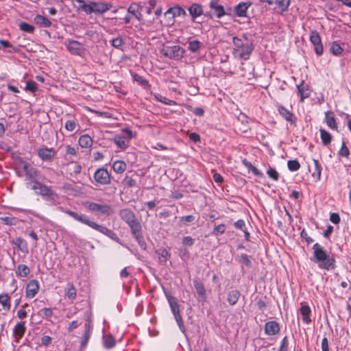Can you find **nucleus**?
<instances>
[{
	"label": "nucleus",
	"mask_w": 351,
	"mask_h": 351,
	"mask_svg": "<svg viewBox=\"0 0 351 351\" xmlns=\"http://www.w3.org/2000/svg\"><path fill=\"white\" fill-rule=\"evenodd\" d=\"M32 189L34 190L36 194L44 197H47L49 199H54L56 196V193L51 186L45 185L39 181L34 182V184L32 186Z\"/></svg>",
	"instance_id": "0eeeda50"
},
{
	"label": "nucleus",
	"mask_w": 351,
	"mask_h": 351,
	"mask_svg": "<svg viewBox=\"0 0 351 351\" xmlns=\"http://www.w3.org/2000/svg\"><path fill=\"white\" fill-rule=\"evenodd\" d=\"M267 174L271 179L275 181H277L279 179V173L274 168L269 167L267 171Z\"/></svg>",
	"instance_id": "0e129e2a"
},
{
	"label": "nucleus",
	"mask_w": 351,
	"mask_h": 351,
	"mask_svg": "<svg viewBox=\"0 0 351 351\" xmlns=\"http://www.w3.org/2000/svg\"><path fill=\"white\" fill-rule=\"evenodd\" d=\"M30 273L28 266L23 264L18 265L16 270V274L19 278H27Z\"/></svg>",
	"instance_id": "72a5a7b5"
},
{
	"label": "nucleus",
	"mask_w": 351,
	"mask_h": 351,
	"mask_svg": "<svg viewBox=\"0 0 351 351\" xmlns=\"http://www.w3.org/2000/svg\"><path fill=\"white\" fill-rule=\"evenodd\" d=\"M119 216L130 228L132 236L137 241L140 242L143 239L141 224L137 219L134 212L129 208H124L120 210Z\"/></svg>",
	"instance_id": "7ed1b4c3"
},
{
	"label": "nucleus",
	"mask_w": 351,
	"mask_h": 351,
	"mask_svg": "<svg viewBox=\"0 0 351 351\" xmlns=\"http://www.w3.org/2000/svg\"><path fill=\"white\" fill-rule=\"evenodd\" d=\"M167 300L173 316L180 315V305L176 299L173 297L169 296Z\"/></svg>",
	"instance_id": "473e14b6"
},
{
	"label": "nucleus",
	"mask_w": 351,
	"mask_h": 351,
	"mask_svg": "<svg viewBox=\"0 0 351 351\" xmlns=\"http://www.w3.org/2000/svg\"><path fill=\"white\" fill-rule=\"evenodd\" d=\"M94 13L102 14L112 8V3L104 1H94Z\"/></svg>",
	"instance_id": "aec40b11"
},
{
	"label": "nucleus",
	"mask_w": 351,
	"mask_h": 351,
	"mask_svg": "<svg viewBox=\"0 0 351 351\" xmlns=\"http://www.w3.org/2000/svg\"><path fill=\"white\" fill-rule=\"evenodd\" d=\"M67 171L71 176H75L80 173L82 166L77 162H71L68 164Z\"/></svg>",
	"instance_id": "c756f323"
},
{
	"label": "nucleus",
	"mask_w": 351,
	"mask_h": 351,
	"mask_svg": "<svg viewBox=\"0 0 351 351\" xmlns=\"http://www.w3.org/2000/svg\"><path fill=\"white\" fill-rule=\"evenodd\" d=\"M93 178L97 186H106L111 183V175L104 167L97 169L93 175Z\"/></svg>",
	"instance_id": "6e6552de"
},
{
	"label": "nucleus",
	"mask_w": 351,
	"mask_h": 351,
	"mask_svg": "<svg viewBox=\"0 0 351 351\" xmlns=\"http://www.w3.org/2000/svg\"><path fill=\"white\" fill-rule=\"evenodd\" d=\"M64 45L67 50L73 55L79 56L83 51L82 45L77 40L67 39L64 41Z\"/></svg>",
	"instance_id": "f8f14e48"
},
{
	"label": "nucleus",
	"mask_w": 351,
	"mask_h": 351,
	"mask_svg": "<svg viewBox=\"0 0 351 351\" xmlns=\"http://www.w3.org/2000/svg\"><path fill=\"white\" fill-rule=\"evenodd\" d=\"M19 27L21 31L29 34L34 33L35 30V27L33 25L26 22H21Z\"/></svg>",
	"instance_id": "3c124183"
},
{
	"label": "nucleus",
	"mask_w": 351,
	"mask_h": 351,
	"mask_svg": "<svg viewBox=\"0 0 351 351\" xmlns=\"http://www.w3.org/2000/svg\"><path fill=\"white\" fill-rule=\"evenodd\" d=\"M110 43L112 45V46L114 47V48L118 49H121V47L124 45V40L121 36H119L115 38H113L110 40Z\"/></svg>",
	"instance_id": "603ef678"
},
{
	"label": "nucleus",
	"mask_w": 351,
	"mask_h": 351,
	"mask_svg": "<svg viewBox=\"0 0 351 351\" xmlns=\"http://www.w3.org/2000/svg\"><path fill=\"white\" fill-rule=\"evenodd\" d=\"M0 48H2L3 52L12 53H18L20 49L17 47H15L11 44L7 40L0 39Z\"/></svg>",
	"instance_id": "b1692460"
},
{
	"label": "nucleus",
	"mask_w": 351,
	"mask_h": 351,
	"mask_svg": "<svg viewBox=\"0 0 351 351\" xmlns=\"http://www.w3.org/2000/svg\"><path fill=\"white\" fill-rule=\"evenodd\" d=\"M132 16L126 11V14L123 16V18H114L116 20L119 21L120 24H129L132 21Z\"/></svg>",
	"instance_id": "680f3d73"
},
{
	"label": "nucleus",
	"mask_w": 351,
	"mask_h": 351,
	"mask_svg": "<svg viewBox=\"0 0 351 351\" xmlns=\"http://www.w3.org/2000/svg\"><path fill=\"white\" fill-rule=\"evenodd\" d=\"M94 1H90L88 3H83L81 6V10L86 12V14H89L91 13H94V6H93Z\"/></svg>",
	"instance_id": "4d7b16f0"
},
{
	"label": "nucleus",
	"mask_w": 351,
	"mask_h": 351,
	"mask_svg": "<svg viewBox=\"0 0 351 351\" xmlns=\"http://www.w3.org/2000/svg\"><path fill=\"white\" fill-rule=\"evenodd\" d=\"M188 10L193 21L203 14V8L199 3H193Z\"/></svg>",
	"instance_id": "5701e85b"
},
{
	"label": "nucleus",
	"mask_w": 351,
	"mask_h": 351,
	"mask_svg": "<svg viewBox=\"0 0 351 351\" xmlns=\"http://www.w3.org/2000/svg\"><path fill=\"white\" fill-rule=\"evenodd\" d=\"M280 330L279 324L276 321H269L265 324V333L269 336H274L279 333Z\"/></svg>",
	"instance_id": "6ab92c4d"
},
{
	"label": "nucleus",
	"mask_w": 351,
	"mask_h": 351,
	"mask_svg": "<svg viewBox=\"0 0 351 351\" xmlns=\"http://www.w3.org/2000/svg\"><path fill=\"white\" fill-rule=\"evenodd\" d=\"M232 53L235 58L248 60L254 49L253 45L245 37L243 39L234 37Z\"/></svg>",
	"instance_id": "20e7f679"
},
{
	"label": "nucleus",
	"mask_w": 351,
	"mask_h": 351,
	"mask_svg": "<svg viewBox=\"0 0 351 351\" xmlns=\"http://www.w3.org/2000/svg\"><path fill=\"white\" fill-rule=\"evenodd\" d=\"M38 86L36 82L33 80H28L26 82V85L24 88L25 91L34 93L38 90Z\"/></svg>",
	"instance_id": "8fccbe9b"
},
{
	"label": "nucleus",
	"mask_w": 351,
	"mask_h": 351,
	"mask_svg": "<svg viewBox=\"0 0 351 351\" xmlns=\"http://www.w3.org/2000/svg\"><path fill=\"white\" fill-rule=\"evenodd\" d=\"M40 289L39 282L37 280H30L25 287V297L29 299L34 298Z\"/></svg>",
	"instance_id": "9b49d317"
},
{
	"label": "nucleus",
	"mask_w": 351,
	"mask_h": 351,
	"mask_svg": "<svg viewBox=\"0 0 351 351\" xmlns=\"http://www.w3.org/2000/svg\"><path fill=\"white\" fill-rule=\"evenodd\" d=\"M11 298L8 293L0 294V304L3 306V308L8 311L11 308Z\"/></svg>",
	"instance_id": "f704fd0d"
},
{
	"label": "nucleus",
	"mask_w": 351,
	"mask_h": 351,
	"mask_svg": "<svg viewBox=\"0 0 351 351\" xmlns=\"http://www.w3.org/2000/svg\"><path fill=\"white\" fill-rule=\"evenodd\" d=\"M154 97L156 101L161 102L166 105H169V106H176L177 105V102L176 101L171 100L158 93H155L154 95Z\"/></svg>",
	"instance_id": "a18cd8bd"
},
{
	"label": "nucleus",
	"mask_w": 351,
	"mask_h": 351,
	"mask_svg": "<svg viewBox=\"0 0 351 351\" xmlns=\"http://www.w3.org/2000/svg\"><path fill=\"white\" fill-rule=\"evenodd\" d=\"M201 47V43L197 40H194L189 43V49L192 52L197 51Z\"/></svg>",
	"instance_id": "13d9d810"
},
{
	"label": "nucleus",
	"mask_w": 351,
	"mask_h": 351,
	"mask_svg": "<svg viewBox=\"0 0 351 351\" xmlns=\"http://www.w3.org/2000/svg\"><path fill=\"white\" fill-rule=\"evenodd\" d=\"M18 167H17V173L19 176H20V171L19 169H21L23 170V171L25 173H27L29 169L32 168L33 167L29 164L27 162L25 161L24 160H23L22 158H20L19 160V162L17 164Z\"/></svg>",
	"instance_id": "09e8293b"
},
{
	"label": "nucleus",
	"mask_w": 351,
	"mask_h": 351,
	"mask_svg": "<svg viewBox=\"0 0 351 351\" xmlns=\"http://www.w3.org/2000/svg\"><path fill=\"white\" fill-rule=\"evenodd\" d=\"M11 243L16 245L19 250H21V252H27V243L21 237H17L15 240L11 241Z\"/></svg>",
	"instance_id": "79ce46f5"
},
{
	"label": "nucleus",
	"mask_w": 351,
	"mask_h": 351,
	"mask_svg": "<svg viewBox=\"0 0 351 351\" xmlns=\"http://www.w3.org/2000/svg\"><path fill=\"white\" fill-rule=\"evenodd\" d=\"M112 168L115 173L122 174L125 171L127 165L123 160H117L112 162Z\"/></svg>",
	"instance_id": "a878e982"
},
{
	"label": "nucleus",
	"mask_w": 351,
	"mask_h": 351,
	"mask_svg": "<svg viewBox=\"0 0 351 351\" xmlns=\"http://www.w3.org/2000/svg\"><path fill=\"white\" fill-rule=\"evenodd\" d=\"M249 7L246 3H240L234 8V12L237 16L243 17L246 16L247 10Z\"/></svg>",
	"instance_id": "a19ab883"
},
{
	"label": "nucleus",
	"mask_w": 351,
	"mask_h": 351,
	"mask_svg": "<svg viewBox=\"0 0 351 351\" xmlns=\"http://www.w3.org/2000/svg\"><path fill=\"white\" fill-rule=\"evenodd\" d=\"M65 152L66 155L75 156L78 153V147L66 145H65Z\"/></svg>",
	"instance_id": "052dcab7"
},
{
	"label": "nucleus",
	"mask_w": 351,
	"mask_h": 351,
	"mask_svg": "<svg viewBox=\"0 0 351 351\" xmlns=\"http://www.w3.org/2000/svg\"><path fill=\"white\" fill-rule=\"evenodd\" d=\"M78 143L82 148H90L93 145V141L89 135L83 134L80 136Z\"/></svg>",
	"instance_id": "c85d7f7f"
},
{
	"label": "nucleus",
	"mask_w": 351,
	"mask_h": 351,
	"mask_svg": "<svg viewBox=\"0 0 351 351\" xmlns=\"http://www.w3.org/2000/svg\"><path fill=\"white\" fill-rule=\"evenodd\" d=\"M195 217L192 215L183 216L180 217V221L185 226H188L189 223H192L195 221Z\"/></svg>",
	"instance_id": "69168bd1"
},
{
	"label": "nucleus",
	"mask_w": 351,
	"mask_h": 351,
	"mask_svg": "<svg viewBox=\"0 0 351 351\" xmlns=\"http://www.w3.org/2000/svg\"><path fill=\"white\" fill-rule=\"evenodd\" d=\"M324 123L327 126L335 131H338V123L335 113L332 110H328L324 113Z\"/></svg>",
	"instance_id": "2eb2a0df"
},
{
	"label": "nucleus",
	"mask_w": 351,
	"mask_h": 351,
	"mask_svg": "<svg viewBox=\"0 0 351 351\" xmlns=\"http://www.w3.org/2000/svg\"><path fill=\"white\" fill-rule=\"evenodd\" d=\"M298 95L300 96V102H303L305 99L311 95V90L310 86L302 80L299 84L297 85Z\"/></svg>",
	"instance_id": "ddd939ff"
},
{
	"label": "nucleus",
	"mask_w": 351,
	"mask_h": 351,
	"mask_svg": "<svg viewBox=\"0 0 351 351\" xmlns=\"http://www.w3.org/2000/svg\"><path fill=\"white\" fill-rule=\"evenodd\" d=\"M86 208L93 213L109 216L114 213L112 206L107 204H98L93 202H87L84 204Z\"/></svg>",
	"instance_id": "39448f33"
},
{
	"label": "nucleus",
	"mask_w": 351,
	"mask_h": 351,
	"mask_svg": "<svg viewBox=\"0 0 351 351\" xmlns=\"http://www.w3.org/2000/svg\"><path fill=\"white\" fill-rule=\"evenodd\" d=\"M313 257L311 260L317 263L320 269L327 271L332 270L335 268V259L330 256L326 250L318 243L313 246Z\"/></svg>",
	"instance_id": "f257e3e1"
},
{
	"label": "nucleus",
	"mask_w": 351,
	"mask_h": 351,
	"mask_svg": "<svg viewBox=\"0 0 351 351\" xmlns=\"http://www.w3.org/2000/svg\"><path fill=\"white\" fill-rule=\"evenodd\" d=\"M279 114L288 122L295 123L296 118L293 113L281 104L277 105Z\"/></svg>",
	"instance_id": "f3484780"
},
{
	"label": "nucleus",
	"mask_w": 351,
	"mask_h": 351,
	"mask_svg": "<svg viewBox=\"0 0 351 351\" xmlns=\"http://www.w3.org/2000/svg\"><path fill=\"white\" fill-rule=\"evenodd\" d=\"M287 167L291 171H296L300 169V164L297 160H290L287 162Z\"/></svg>",
	"instance_id": "6e6d98bb"
},
{
	"label": "nucleus",
	"mask_w": 351,
	"mask_h": 351,
	"mask_svg": "<svg viewBox=\"0 0 351 351\" xmlns=\"http://www.w3.org/2000/svg\"><path fill=\"white\" fill-rule=\"evenodd\" d=\"M330 50V52L335 56H339L343 52V48L337 42H333L331 44Z\"/></svg>",
	"instance_id": "864d4df0"
},
{
	"label": "nucleus",
	"mask_w": 351,
	"mask_h": 351,
	"mask_svg": "<svg viewBox=\"0 0 351 351\" xmlns=\"http://www.w3.org/2000/svg\"><path fill=\"white\" fill-rule=\"evenodd\" d=\"M26 179L30 180L32 184H34L35 181H38L37 179L40 176V171L35 167H32L25 173Z\"/></svg>",
	"instance_id": "58836bf2"
},
{
	"label": "nucleus",
	"mask_w": 351,
	"mask_h": 351,
	"mask_svg": "<svg viewBox=\"0 0 351 351\" xmlns=\"http://www.w3.org/2000/svg\"><path fill=\"white\" fill-rule=\"evenodd\" d=\"M92 331H93V326L91 325L90 319V318H88L84 324V332L82 335V341H81V347L82 348H85L87 346L89 339L90 337Z\"/></svg>",
	"instance_id": "a211bd4d"
},
{
	"label": "nucleus",
	"mask_w": 351,
	"mask_h": 351,
	"mask_svg": "<svg viewBox=\"0 0 351 351\" xmlns=\"http://www.w3.org/2000/svg\"><path fill=\"white\" fill-rule=\"evenodd\" d=\"M65 213L77 220V221L86 224L91 228L98 231L99 232L107 236L111 239L118 241L119 237L117 234L110 229H108L106 226L103 225H99L95 221H90L87 217L83 215H79L75 212H73L70 210H66Z\"/></svg>",
	"instance_id": "f03ea898"
},
{
	"label": "nucleus",
	"mask_w": 351,
	"mask_h": 351,
	"mask_svg": "<svg viewBox=\"0 0 351 351\" xmlns=\"http://www.w3.org/2000/svg\"><path fill=\"white\" fill-rule=\"evenodd\" d=\"M25 322L21 321L17 322L13 329V336L16 342H19L20 339L24 336L26 331Z\"/></svg>",
	"instance_id": "dca6fc26"
},
{
	"label": "nucleus",
	"mask_w": 351,
	"mask_h": 351,
	"mask_svg": "<svg viewBox=\"0 0 351 351\" xmlns=\"http://www.w3.org/2000/svg\"><path fill=\"white\" fill-rule=\"evenodd\" d=\"M289 345V343L288 337L287 336H285L282 339V340L280 343V346L278 351H288Z\"/></svg>",
	"instance_id": "338daca9"
},
{
	"label": "nucleus",
	"mask_w": 351,
	"mask_h": 351,
	"mask_svg": "<svg viewBox=\"0 0 351 351\" xmlns=\"http://www.w3.org/2000/svg\"><path fill=\"white\" fill-rule=\"evenodd\" d=\"M79 127L78 121L74 117H70L65 121L64 128L68 132H72L77 130Z\"/></svg>",
	"instance_id": "cd10ccee"
},
{
	"label": "nucleus",
	"mask_w": 351,
	"mask_h": 351,
	"mask_svg": "<svg viewBox=\"0 0 351 351\" xmlns=\"http://www.w3.org/2000/svg\"><path fill=\"white\" fill-rule=\"evenodd\" d=\"M0 220L3 224L8 226H15L19 221L16 218L10 217H3L0 218Z\"/></svg>",
	"instance_id": "5fc2aeb1"
},
{
	"label": "nucleus",
	"mask_w": 351,
	"mask_h": 351,
	"mask_svg": "<svg viewBox=\"0 0 351 351\" xmlns=\"http://www.w3.org/2000/svg\"><path fill=\"white\" fill-rule=\"evenodd\" d=\"M291 0H276V10L280 14H283V13L287 11L289 5H290Z\"/></svg>",
	"instance_id": "7c9ffc66"
},
{
	"label": "nucleus",
	"mask_w": 351,
	"mask_h": 351,
	"mask_svg": "<svg viewBox=\"0 0 351 351\" xmlns=\"http://www.w3.org/2000/svg\"><path fill=\"white\" fill-rule=\"evenodd\" d=\"M210 8L213 10L215 15L217 18H221L225 15L224 8L222 5H218L216 3L211 2Z\"/></svg>",
	"instance_id": "c03bdc74"
},
{
	"label": "nucleus",
	"mask_w": 351,
	"mask_h": 351,
	"mask_svg": "<svg viewBox=\"0 0 351 351\" xmlns=\"http://www.w3.org/2000/svg\"><path fill=\"white\" fill-rule=\"evenodd\" d=\"M161 53L167 58L178 60L184 56V49L179 45L165 46Z\"/></svg>",
	"instance_id": "423d86ee"
},
{
	"label": "nucleus",
	"mask_w": 351,
	"mask_h": 351,
	"mask_svg": "<svg viewBox=\"0 0 351 351\" xmlns=\"http://www.w3.org/2000/svg\"><path fill=\"white\" fill-rule=\"evenodd\" d=\"M65 295L69 300L73 301L77 296V291L72 283H68L65 288Z\"/></svg>",
	"instance_id": "4c0bfd02"
},
{
	"label": "nucleus",
	"mask_w": 351,
	"mask_h": 351,
	"mask_svg": "<svg viewBox=\"0 0 351 351\" xmlns=\"http://www.w3.org/2000/svg\"><path fill=\"white\" fill-rule=\"evenodd\" d=\"M320 138L324 145H328L332 141V135L323 128L319 129Z\"/></svg>",
	"instance_id": "37998d69"
},
{
	"label": "nucleus",
	"mask_w": 351,
	"mask_h": 351,
	"mask_svg": "<svg viewBox=\"0 0 351 351\" xmlns=\"http://www.w3.org/2000/svg\"><path fill=\"white\" fill-rule=\"evenodd\" d=\"M37 155L43 161L50 162L56 156V151L53 147L42 146L37 149Z\"/></svg>",
	"instance_id": "9d476101"
},
{
	"label": "nucleus",
	"mask_w": 351,
	"mask_h": 351,
	"mask_svg": "<svg viewBox=\"0 0 351 351\" xmlns=\"http://www.w3.org/2000/svg\"><path fill=\"white\" fill-rule=\"evenodd\" d=\"M156 254L158 256L159 262L161 264L166 263L167 261L170 257L169 252L165 248L159 249L156 251Z\"/></svg>",
	"instance_id": "49530a36"
},
{
	"label": "nucleus",
	"mask_w": 351,
	"mask_h": 351,
	"mask_svg": "<svg viewBox=\"0 0 351 351\" xmlns=\"http://www.w3.org/2000/svg\"><path fill=\"white\" fill-rule=\"evenodd\" d=\"M239 261L242 265V266H245L247 267H250L251 266V261L249 256L245 254H242L240 256Z\"/></svg>",
	"instance_id": "bf43d9fd"
},
{
	"label": "nucleus",
	"mask_w": 351,
	"mask_h": 351,
	"mask_svg": "<svg viewBox=\"0 0 351 351\" xmlns=\"http://www.w3.org/2000/svg\"><path fill=\"white\" fill-rule=\"evenodd\" d=\"M113 143L119 148L121 150H125L130 144V141L127 139L125 136L116 135L112 138Z\"/></svg>",
	"instance_id": "4be33fe9"
},
{
	"label": "nucleus",
	"mask_w": 351,
	"mask_h": 351,
	"mask_svg": "<svg viewBox=\"0 0 351 351\" xmlns=\"http://www.w3.org/2000/svg\"><path fill=\"white\" fill-rule=\"evenodd\" d=\"M132 77L134 81L136 82L138 85L144 88H149L150 87L149 82L144 77L135 73H132Z\"/></svg>",
	"instance_id": "ea45409f"
},
{
	"label": "nucleus",
	"mask_w": 351,
	"mask_h": 351,
	"mask_svg": "<svg viewBox=\"0 0 351 351\" xmlns=\"http://www.w3.org/2000/svg\"><path fill=\"white\" fill-rule=\"evenodd\" d=\"M314 171L312 173V176L316 179L317 181L321 180L322 167V165L318 160L313 159Z\"/></svg>",
	"instance_id": "c9c22d12"
},
{
	"label": "nucleus",
	"mask_w": 351,
	"mask_h": 351,
	"mask_svg": "<svg viewBox=\"0 0 351 351\" xmlns=\"http://www.w3.org/2000/svg\"><path fill=\"white\" fill-rule=\"evenodd\" d=\"M34 23L42 27H49L51 22L45 16L38 14L34 19Z\"/></svg>",
	"instance_id": "2f4dec72"
},
{
	"label": "nucleus",
	"mask_w": 351,
	"mask_h": 351,
	"mask_svg": "<svg viewBox=\"0 0 351 351\" xmlns=\"http://www.w3.org/2000/svg\"><path fill=\"white\" fill-rule=\"evenodd\" d=\"M61 189L65 192L69 194L71 193L72 192L75 191L74 186L72 184L69 182H65L62 184L61 186Z\"/></svg>",
	"instance_id": "774afa93"
},
{
	"label": "nucleus",
	"mask_w": 351,
	"mask_h": 351,
	"mask_svg": "<svg viewBox=\"0 0 351 351\" xmlns=\"http://www.w3.org/2000/svg\"><path fill=\"white\" fill-rule=\"evenodd\" d=\"M104 346L106 348L110 349L115 346V339L111 335H106L103 337Z\"/></svg>",
	"instance_id": "de8ad7c7"
},
{
	"label": "nucleus",
	"mask_w": 351,
	"mask_h": 351,
	"mask_svg": "<svg viewBox=\"0 0 351 351\" xmlns=\"http://www.w3.org/2000/svg\"><path fill=\"white\" fill-rule=\"evenodd\" d=\"M240 292L238 290H232L228 293L227 300L230 305H235L240 298Z\"/></svg>",
	"instance_id": "e433bc0d"
},
{
	"label": "nucleus",
	"mask_w": 351,
	"mask_h": 351,
	"mask_svg": "<svg viewBox=\"0 0 351 351\" xmlns=\"http://www.w3.org/2000/svg\"><path fill=\"white\" fill-rule=\"evenodd\" d=\"M143 6L138 3H132L128 7L127 11L141 23H143V14L141 13Z\"/></svg>",
	"instance_id": "4468645a"
},
{
	"label": "nucleus",
	"mask_w": 351,
	"mask_h": 351,
	"mask_svg": "<svg viewBox=\"0 0 351 351\" xmlns=\"http://www.w3.org/2000/svg\"><path fill=\"white\" fill-rule=\"evenodd\" d=\"M193 285L199 297L201 298L204 301L206 300V289L204 288L203 282L198 279H195L193 280Z\"/></svg>",
	"instance_id": "bb28decb"
},
{
	"label": "nucleus",
	"mask_w": 351,
	"mask_h": 351,
	"mask_svg": "<svg viewBox=\"0 0 351 351\" xmlns=\"http://www.w3.org/2000/svg\"><path fill=\"white\" fill-rule=\"evenodd\" d=\"M310 41L314 47L315 53L320 56L324 53V47L321 37L316 30H312L310 34Z\"/></svg>",
	"instance_id": "1a4fd4ad"
},
{
	"label": "nucleus",
	"mask_w": 351,
	"mask_h": 351,
	"mask_svg": "<svg viewBox=\"0 0 351 351\" xmlns=\"http://www.w3.org/2000/svg\"><path fill=\"white\" fill-rule=\"evenodd\" d=\"M350 154V153L349 149L346 146V143L344 141H343L340 150L339 151V155L342 157L348 158Z\"/></svg>",
	"instance_id": "e2e57ef3"
},
{
	"label": "nucleus",
	"mask_w": 351,
	"mask_h": 351,
	"mask_svg": "<svg viewBox=\"0 0 351 351\" xmlns=\"http://www.w3.org/2000/svg\"><path fill=\"white\" fill-rule=\"evenodd\" d=\"M186 12L184 9H183L180 6H175L173 8H170L165 13V15L166 16H169L172 19L175 18L176 16H186Z\"/></svg>",
	"instance_id": "393cba45"
},
{
	"label": "nucleus",
	"mask_w": 351,
	"mask_h": 351,
	"mask_svg": "<svg viewBox=\"0 0 351 351\" xmlns=\"http://www.w3.org/2000/svg\"><path fill=\"white\" fill-rule=\"evenodd\" d=\"M300 313L302 315V319L304 323L308 324L311 322V310L310 306L306 302L301 303Z\"/></svg>",
	"instance_id": "412c9836"
}]
</instances>
